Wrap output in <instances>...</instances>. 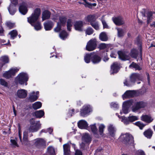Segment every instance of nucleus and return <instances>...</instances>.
<instances>
[{
  "label": "nucleus",
  "mask_w": 155,
  "mask_h": 155,
  "mask_svg": "<svg viewBox=\"0 0 155 155\" xmlns=\"http://www.w3.org/2000/svg\"><path fill=\"white\" fill-rule=\"evenodd\" d=\"M41 9L39 8H36L34 13L31 17L28 18V22L34 26L35 30L38 31L40 30L41 27L40 22L38 21L39 17L41 14Z\"/></svg>",
  "instance_id": "nucleus-1"
},
{
  "label": "nucleus",
  "mask_w": 155,
  "mask_h": 155,
  "mask_svg": "<svg viewBox=\"0 0 155 155\" xmlns=\"http://www.w3.org/2000/svg\"><path fill=\"white\" fill-rule=\"evenodd\" d=\"M120 138L127 145H130L134 147V138L131 134L127 133L122 134Z\"/></svg>",
  "instance_id": "nucleus-2"
},
{
  "label": "nucleus",
  "mask_w": 155,
  "mask_h": 155,
  "mask_svg": "<svg viewBox=\"0 0 155 155\" xmlns=\"http://www.w3.org/2000/svg\"><path fill=\"white\" fill-rule=\"evenodd\" d=\"M118 117L120 119L121 121L126 125H128L136 120L138 119V117L136 116H129L128 117L124 116H118Z\"/></svg>",
  "instance_id": "nucleus-3"
},
{
  "label": "nucleus",
  "mask_w": 155,
  "mask_h": 155,
  "mask_svg": "<svg viewBox=\"0 0 155 155\" xmlns=\"http://www.w3.org/2000/svg\"><path fill=\"white\" fill-rule=\"evenodd\" d=\"M28 77L27 74L24 72L20 73L16 78L17 81L21 85L25 84V85L27 84V81L28 80Z\"/></svg>",
  "instance_id": "nucleus-4"
},
{
  "label": "nucleus",
  "mask_w": 155,
  "mask_h": 155,
  "mask_svg": "<svg viewBox=\"0 0 155 155\" xmlns=\"http://www.w3.org/2000/svg\"><path fill=\"white\" fill-rule=\"evenodd\" d=\"M147 105L146 102L143 101L136 102L133 106L132 108V110L134 112H137L139 110L144 108Z\"/></svg>",
  "instance_id": "nucleus-5"
},
{
  "label": "nucleus",
  "mask_w": 155,
  "mask_h": 155,
  "mask_svg": "<svg viewBox=\"0 0 155 155\" xmlns=\"http://www.w3.org/2000/svg\"><path fill=\"white\" fill-rule=\"evenodd\" d=\"M133 103V101L131 100L124 102L123 103L122 111H120V114H122L123 113L125 114H128L129 112V108L132 104Z\"/></svg>",
  "instance_id": "nucleus-6"
},
{
  "label": "nucleus",
  "mask_w": 155,
  "mask_h": 155,
  "mask_svg": "<svg viewBox=\"0 0 155 155\" xmlns=\"http://www.w3.org/2000/svg\"><path fill=\"white\" fill-rule=\"evenodd\" d=\"M96 39H92L87 43L86 48V50L88 51H91L96 48Z\"/></svg>",
  "instance_id": "nucleus-7"
},
{
  "label": "nucleus",
  "mask_w": 155,
  "mask_h": 155,
  "mask_svg": "<svg viewBox=\"0 0 155 155\" xmlns=\"http://www.w3.org/2000/svg\"><path fill=\"white\" fill-rule=\"evenodd\" d=\"M19 69L17 68H12L9 71L5 72L3 74V76L6 79H8L14 76L15 74L17 72Z\"/></svg>",
  "instance_id": "nucleus-8"
},
{
  "label": "nucleus",
  "mask_w": 155,
  "mask_h": 155,
  "mask_svg": "<svg viewBox=\"0 0 155 155\" xmlns=\"http://www.w3.org/2000/svg\"><path fill=\"white\" fill-rule=\"evenodd\" d=\"M92 111L91 107L89 105L84 106L80 110L81 115L85 117Z\"/></svg>",
  "instance_id": "nucleus-9"
},
{
  "label": "nucleus",
  "mask_w": 155,
  "mask_h": 155,
  "mask_svg": "<svg viewBox=\"0 0 155 155\" xmlns=\"http://www.w3.org/2000/svg\"><path fill=\"white\" fill-rule=\"evenodd\" d=\"M119 58L123 61L128 60L130 58L129 53L127 52L119 51L117 52Z\"/></svg>",
  "instance_id": "nucleus-10"
},
{
  "label": "nucleus",
  "mask_w": 155,
  "mask_h": 155,
  "mask_svg": "<svg viewBox=\"0 0 155 155\" xmlns=\"http://www.w3.org/2000/svg\"><path fill=\"white\" fill-rule=\"evenodd\" d=\"M136 92L134 90H128L122 95L123 98L124 100L127 98L132 97L135 96Z\"/></svg>",
  "instance_id": "nucleus-11"
},
{
  "label": "nucleus",
  "mask_w": 155,
  "mask_h": 155,
  "mask_svg": "<svg viewBox=\"0 0 155 155\" xmlns=\"http://www.w3.org/2000/svg\"><path fill=\"white\" fill-rule=\"evenodd\" d=\"M41 127V124L39 121L37 122L35 124L31 125L29 130L30 132H34L37 131Z\"/></svg>",
  "instance_id": "nucleus-12"
},
{
  "label": "nucleus",
  "mask_w": 155,
  "mask_h": 155,
  "mask_svg": "<svg viewBox=\"0 0 155 155\" xmlns=\"http://www.w3.org/2000/svg\"><path fill=\"white\" fill-rule=\"evenodd\" d=\"M91 54L92 55V62L94 64H98L101 61V58L97 53L92 52Z\"/></svg>",
  "instance_id": "nucleus-13"
},
{
  "label": "nucleus",
  "mask_w": 155,
  "mask_h": 155,
  "mask_svg": "<svg viewBox=\"0 0 155 155\" xmlns=\"http://www.w3.org/2000/svg\"><path fill=\"white\" fill-rule=\"evenodd\" d=\"M112 19L114 22L117 25H120L124 23L123 18L121 16L113 18Z\"/></svg>",
  "instance_id": "nucleus-14"
},
{
  "label": "nucleus",
  "mask_w": 155,
  "mask_h": 155,
  "mask_svg": "<svg viewBox=\"0 0 155 155\" xmlns=\"http://www.w3.org/2000/svg\"><path fill=\"white\" fill-rule=\"evenodd\" d=\"M39 92L37 91L36 92L33 91L29 94L28 100L31 102H33L36 101L38 97Z\"/></svg>",
  "instance_id": "nucleus-15"
},
{
  "label": "nucleus",
  "mask_w": 155,
  "mask_h": 155,
  "mask_svg": "<svg viewBox=\"0 0 155 155\" xmlns=\"http://www.w3.org/2000/svg\"><path fill=\"white\" fill-rule=\"evenodd\" d=\"M108 130L109 136L114 137L115 136L116 129L112 124H110L108 127Z\"/></svg>",
  "instance_id": "nucleus-16"
},
{
  "label": "nucleus",
  "mask_w": 155,
  "mask_h": 155,
  "mask_svg": "<svg viewBox=\"0 0 155 155\" xmlns=\"http://www.w3.org/2000/svg\"><path fill=\"white\" fill-rule=\"evenodd\" d=\"M84 23L82 21H76L74 24V27L75 30L79 31H83V26Z\"/></svg>",
  "instance_id": "nucleus-17"
},
{
  "label": "nucleus",
  "mask_w": 155,
  "mask_h": 155,
  "mask_svg": "<svg viewBox=\"0 0 155 155\" xmlns=\"http://www.w3.org/2000/svg\"><path fill=\"white\" fill-rule=\"evenodd\" d=\"M120 68V65L117 62L114 63L111 66V74H113L117 73Z\"/></svg>",
  "instance_id": "nucleus-18"
},
{
  "label": "nucleus",
  "mask_w": 155,
  "mask_h": 155,
  "mask_svg": "<svg viewBox=\"0 0 155 155\" xmlns=\"http://www.w3.org/2000/svg\"><path fill=\"white\" fill-rule=\"evenodd\" d=\"M142 79L141 76L138 73H134L130 76V79L132 83H134L137 81H140Z\"/></svg>",
  "instance_id": "nucleus-19"
},
{
  "label": "nucleus",
  "mask_w": 155,
  "mask_h": 155,
  "mask_svg": "<svg viewBox=\"0 0 155 155\" xmlns=\"http://www.w3.org/2000/svg\"><path fill=\"white\" fill-rule=\"evenodd\" d=\"M92 138L90 135L88 134H84L82 137V140L86 144L89 145L91 141Z\"/></svg>",
  "instance_id": "nucleus-20"
},
{
  "label": "nucleus",
  "mask_w": 155,
  "mask_h": 155,
  "mask_svg": "<svg viewBox=\"0 0 155 155\" xmlns=\"http://www.w3.org/2000/svg\"><path fill=\"white\" fill-rule=\"evenodd\" d=\"M19 10L22 14L25 15L28 12L27 6L25 3H22L19 6Z\"/></svg>",
  "instance_id": "nucleus-21"
},
{
  "label": "nucleus",
  "mask_w": 155,
  "mask_h": 155,
  "mask_svg": "<svg viewBox=\"0 0 155 155\" xmlns=\"http://www.w3.org/2000/svg\"><path fill=\"white\" fill-rule=\"evenodd\" d=\"M17 96L21 98H24L27 94V91L24 89H21L18 90L17 92Z\"/></svg>",
  "instance_id": "nucleus-22"
},
{
  "label": "nucleus",
  "mask_w": 155,
  "mask_h": 155,
  "mask_svg": "<svg viewBox=\"0 0 155 155\" xmlns=\"http://www.w3.org/2000/svg\"><path fill=\"white\" fill-rule=\"evenodd\" d=\"M78 127L81 129H87L88 124L86 121L84 120H80L78 123Z\"/></svg>",
  "instance_id": "nucleus-23"
},
{
  "label": "nucleus",
  "mask_w": 155,
  "mask_h": 155,
  "mask_svg": "<svg viewBox=\"0 0 155 155\" xmlns=\"http://www.w3.org/2000/svg\"><path fill=\"white\" fill-rule=\"evenodd\" d=\"M45 113L43 110H37L33 113V115L37 118H40L44 116Z\"/></svg>",
  "instance_id": "nucleus-24"
},
{
  "label": "nucleus",
  "mask_w": 155,
  "mask_h": 155,
  "mask_svg": "<svg viewBox=\"0 0 155 155\" xmlns=\"http://www.w3.org/2000/svg\"><path fill=\"white\" fill-rule=\"evenodd\" d=\"M44 25L45 30L49 31L53 27L54 24L51 21H48L44 23Z\"/></svg>",
  "instance_id": "nucleus-25"
},
{
  "label": "nucleus",
  "mask_w": 155,
  "mask_h": 155,
  "mask_svg": "<svg viewBox=\"0 0 155 155\" xmlns=\"http://www.w3.org/2000/svg\"><path fill=\"white\" fill-rule=\"evenodd\" d=\"M0 60L2 62V64L1 66L2 67L3 66L6 64H7L9 62V59L7 55H4L2 56L0 58Z\"/></svg>",
  "instance_id": "nucleus-26"
},
{
  "label": "nucleus",
  "mask_w": 155,
  "mask_h": 155,
  "mask_svg": "<svg viewBox=\"0 0 155 155\" xmlns=\"http://www.w3.org/2000/svg\"><path fill=\"white\" fill-rule=\"evenodd\" d=\"M141 120L145 122L150 123L151 122L153 119L151 117L147 115H143L141 117Z\"/></svg>",
  "instance_id": "nucleus-27"
},
{
  "label": "nucleus",
  "mask_w": 155,
  "mask_h": 155,
  "mask_svg": "<svg viewBox=\"0 0 155 155\" xmlns=\"http://www.w3.org/2000/svg\"><path fill=\"white\" fill-rule=\"evenodd\" d=\"M96 124H94L90 125V126L91 131L94 135L97 138H98L99 137V136L97 134V129L96 126Z\"/></svg>",
  "instance_id": "nucleus-28"
},
{
  "label": "nucleus",
  "mask_w": 155,
  "mask_h": 155,
  "mask_svg": "<svg viewBox=\"0 0 155 155\" xmlns=\"http://www.w3.org/2000/svg\"><path fill=\"white\" fill-rule=\"evenodd\" d=\"M35 144L36 146L42 145H44L45 143V140L42 138H38L34 140Z\"/></svg>",
  "instance_id": "nucleus-29"
},
{
  "label": "nucleus",
  "mask_w": 155,
  "mask_h": 155,
  "mask_svg": "<svg viewBox=\"0 0 155 155\" xmlns=\"http://www.w3.org/2000/svg\"><path fill=\"white\" fill-rule=\"evenodd\" d=\"M8 9L10 14L12 15H14L16 12V7L12 4H10Z\"/></svg>",
  "instance_id": "nucleus-30"
},
{
  "label": "nucleus",
  "mask_w": 155,
  "mask_h": 155,
  "mask_svg": "<svg viewBox=\"0 0 155 155\" xmlns=\"http://www.w3.org/2000/svg\"><path fill=\"white\" fill-rule=\"evenodd\" d=\"M64 155H70V150L69 146L68 143H66L63 145Z\"/></svg>",
  "instance_id": "nucleus-31"
},
{
  "label": "nucleus",
  "mask_w": 155,
  "mask_h": 155,
  "mask_svg": "<svg viewBox=\"0 0 155 155\" xmlns=\"http://www.w3.org/2000/svg\"><path fill=\"white\" fill-rule=\"evenodd\" d=\"M59 21L58 23L63 26H64L67 21V18L64 16H61L59 17Z\"/></svg>",
  "instance_id": "nucleus-32"
},
{
  "label": "nucleus",
  "mask_w": 155,
  "mask_h": 155,
  "mask_svg": "<svg viewBox=\"0 0 155 155\" xmlns=\"http://www.w3.org/2000/svg\"><path fill=\"white\" fill-rule=\"evenodd\" d=\"M51 13L48 10H45L42 13V19L44 21L50 18Z\"/></svg>",
  "instance_id": "nucleus-33"
},
{
  "label": "nucleus",
  "mask_w": 155,
  "mask_h": 155,
  "mask_svg": "<svg viewBox=\"0 0 155 155\" xmlns=\"http://www.w3.org/2000/svg\"><path fill=\"white\" fill-rule=\"evenodd\" d=\"M96 19V18L95 15H90L87 16L86 18V21L90 22V24L91 22H93L95 21V20Z\"/></svg>",
  "instance_id": "nucleus-34"
},
{
  "label": "nucleus",
  "mask_w": 155,
  "mask_h": 155,
  "mask_svg": "<svg viewBox=\"0 0 155 155\" xmlns=\"http://www.w3.org/2000/svg\"><path fill=\"white\" fill-rule=\"evenodd\" d=\"M153 133L152 131L149 129L144 132L143 134L147 138L150 139L152 136Z\"/></svg>",
  "instance_id": "nucleus-35"
},
{
  "label": "nucleus",
  "mask_w": 155,
  "mask_h": 155,
  "mask_svg": "<svg viewBox=\"0 0 155 155\" xmlns=\"http://www.w3.org/2000/svg\"><path fill=\"white\" fill-rule=\"evenodd\" d=\"M92 52L90 54H87L84 57V60L87 63H89L90 62L91 59L92 61Z\"/></svg>",
  "instance_id": "nucleus-36"
},
{
  "label": "nucleus",
  "mask_w": 155,
  "mask_h": 155,
  "mask_svg": "<svg viewBox=\"0 0 155 155\" xmlns=\"http://www.w3.org/2000/svg\"><path fill=\"white\" fill-rule=\"evenodd\" d=\"M100 39L103 41H106L108 39L107 36L105 32H101L99 35Z\"/></svg>",
  "instance_id": "nucleus-37"
},
{
  "label": "nucleus",
  "mask_w": 155,
  "mask_h": 155,
  "mask_svg": "<svg viewBox=\"0 0 155 155\" xmlns=\"http://www.w3.org/2000/svg\"><path fill=\"white\" fill-rule=\"evenodd\" d=\"M130 55L132 58H136L138 55L137 50L134 48L132 49L131 50Z\"/></svg>",
  "instance_id": "nucleus-38"
},
{
  "label": "nucleus",
  "mask_w": 155,
  "mask_h": 155,
  "mask_svg": "<svg viewBox=\"0 0 155 155\" xmlns=\"http://www.w3.org/2000/svg\"><path fill=\"white\" fill-rule=\"evenodd\" d=\"M60 38L63 40L66 38L68 36V34L65 31H62L59 35Z\"/></svg>",
  "instance_id": "nucleus-39"
},
{
  "label": "nucleus",
  "mask_w": 155,
  "mask_h": 155,
  "mask_svg": "<svg viewBox=\"0 0 155 155\" xmlns=\"http://www.w3.org/2000/svg\"><path fill=\"white\" fill-rule=\"evenodd\" d=\"M42 106L41 103L39 101L35 102L32 105L33 108L35 110H37L40 108Z\"/></svg>",
  "instance_id": "nucleus-40"
},
{
  "label": "nucleus",
  "mask_w": 155,
  "mask_h": 155,
  "mask_svg": "<svg viewBox=\"0 0 155 155\" xmlns=\"http://www.w3.org/2000/svg\"><path fill=\"white\" fill-rule=\"evenodd\" d=\"M9 35H10L11 38L14 39L17 35L18 32L16 30H13L9 33Z\"/></svg>",
  "instance_id": "nucleus-41"
},
{
  "label": "nucleus",
  "mask_w": 155,
  "mask_h": 155,
  "mask_svg": "<svg viewBox=\"0 0 155 155\" xmlns=\"http://www.w3.org/2000/svg\"><path fill=\"white\" fill-rule=\"evenodd\" d=\"M124 85L126 86L127 87H130L134 85V83H132L131 82V80L130 79V80H127L126 79L124 82Z\"/></svg>",
  "instance_id": "nucleus-42"
},
{
  "label": "nucleus",
  "mask_w": 155,
  "mask_h": 155,
  "mask_svg": "<svg viewBox=\"0 0 155 155\" xmlns=\"http://www.w3.org/2000/svg\"><path fill=\"white\" fill-rule=\"evenodd\" d=\"M129 68H134L136 70H140L141 68L136 63L133 62L130 66Z\"/></svg>",
  "instance_id": "nucleus-43"
},
{
  "label": "nucleus",
  "mask_w": 155,
  "mask_h": 155,
  "mask_svg": "<svg viewBox=\"0 0 155 155\" xmlns=\"http://www.w3.org/2000/svg\"><path fill=\"white\" fill-rule=\"evenodd\" d=\"M153 13L151 12H149L147 13V23L149 24L152 20Z\"/></svg>",
  "instance_id": "nucleus-44"
},
{
  "label": "nucleus",
  "mask_w": 155,
  "mask_h": 155,
  "mask_svg": "<svg viewBox=\"0 0 155 155\" xmlns=\"http://www.w3.org/2000/svg\"><path fill=\"white\" fill-rule=\"evenodd\" d=\"M72 26V21L71 19H69L67 21V28L69 31H71V27Z\"/></svg>",
  "instance_id": "nucleus-45"
},
{
  "label": "nucleus",
  "mask_w": 155,
  "mask_h": 155,
  "mask_svg": "<svg viewBox=\"0 0 155 155\" xmlns=\"http://www.w3.org/2000/svg\"><path fill=\"white\" fill-rule=\"evenodd\" d=\"M105 128V126L103 124H101L99 125V132L101 135H103L104 132V130Z\"/></svg>",
  "instance_id": "nucleus-46"
},
{
  "label": "nucleus",
  "mask_w": 155,
  "mask_h": 155,
  "mask_svg": "<svg viewBox=\"0 0 155 155\" xmlns=\"http://www.w3.org/2000/svg\"><path fill=\"white\" fill-rule=\"evenodd\" d=\"M117 35L119 37H121L124 35V32L122 29L117 28Z\"/></svg>",
  "instance_id": "nucleus-47"
},
{
  "label": "nucleus",
  "mask_w": 155,
  "mask_h": 155,
  "mask_svg": "<svg viewBox=\"0 0 155 155\" xmlns=\"http://www.w3.org/2000/svg\"><path fill=\"white\" fill-rule=\"evenodd\" d=\"M96 30H97L99 29V26L98 24V23L95 21L91 23L90 24Z\"/></svg>",
  "instance_id": "nucleus-48"
},
{
  "label": "nucleus",
  "mask_w": 155,
  "mask_h": 155,
  "mask_svg": "<svg viewBox=\"0 0 155 155\" xmlns=\"http://www.w3.org/2000/svg\"><path fill=\"white\" fill-rule=\"evenodd\" d=\"M5 25L10 29L13 28L15 25V23H12L10 21H7L5 23Z\"/></svg>",
  "instance_id": "nucleus-49"
},
{
  "label": "nucleus",
  "mask_w": 155,
  "mask_h": 155,
  "mask_svg": "<svg viewBox=\"0 0 155 155\" xmlns=\"http://www.w3.org/2000/svg\"><path fill=\"white\" fill-rule=\"evenodd\" d=\"M134 124L138 127L140 129H142L145 126V125L140 121H137L134 123Z\"/></svg>",
  "instance_id": "nucleus-50"
},
{
  "label": "nucleus",
  "mask_w": 155,
  "mask_h": 155,
  "mask_svg": "<svg viewBox=\"0 0 155 155\" xmlns=\"http://www.w3.org/2000/svg\"><path fill=\"white\" fill-rule=\"evenodd\" d=\"M48 152L51 154L54 155L55 150L54 148L52 147H49L48 148Z\"/></svg>",
  "instance_id": "nucleus-51"
},
{
  "label": "nucleus",
  "mask_w": 155,
  "mask_h": 155,
  "mask_svg": "<svg viewBox=\"0 0 155 155\" xmlns=\"http://www.w3.org/2000/svg\"><path fill=\"white\" fill-rule=\"evenodd\" d=\"M110 105L111 108H113L115 110L117 109L119 107V105L116 103H111L110 104Z\"/></svg>",
  "instance_id": "nucleus-52"
},
{
  "label": "nucleus",
  "mask_w": 155,
  "mask_h": 155,
  "mask_svg": "<svg viewBox=\"0 0 155 155\" xmlns=\"http://www.w3.org/2000/svg\"><path fill=\"white\" fill-rule=\"evenodd\" d=\"M85 33L86 35H91L93 33V30L92 28L89 27L86 30Z\"/></svg>",
  "instance_id": "nucleus-53"
},
{
  "label": "nucleus",
  "mask_w": 155,
  "mask_h": 155,
  "mask_svg": "<svg viewBox=\"0 0 155 155\" xmlns=\"http://www.w3.org/2000/svg\"><path fill=\"white\" fill-rule=\"evenodd\" d=\"M0 84L1 85L5 87H8V84L7 82L3 79L1 78L0 79Z\"/></svg>",
  "instance_id": "nucleus-54"
},
{
  "label": "nucleus",
  "mask_w": 155,
  "mask_h": 155,
  "mask_svg": "<svg viewBox=\"0 0 155 155\" xmlns=\"http://www.w3.org/2000/svg\"><path fill=\"white\" fill-rule=\"evenodd\" d=\"M135 155H145V154L143 150H139L136 151Z\"/></svg>",
  "instance_id": "nucleus-55"
},
{
  "label": "nucleus",
  "mask_w": 155,
  "mask_h": 155,
  "mask_svg": "<svg viewBox=\"0 0 155 155\" xmlns=\"http://www.w3.org/2000/svg\"><path fill=\"white\" fill-rule=\"evenodd\" d=\"M11 142V144L12 145L13 147H18L19 146L17 144V142L15 140H12L11 139L10 140Z\"/></svg>",
  "instance_id": "nucleus-56"
},
{
  "label": "nucleus",
  "mask_w": 155,
  "mask_h": 155,
  "mask_svg": "<svg viewBox=\"0 0 155 155\" xmlns=\"http://www.w3.org/2000/svg\"><path fill=\"white\" fill-rule=\"evenodd\" d=\"M23 140L25 142L28 141V133L26 131L23 133Z\"/></svg>",
  "instance_id": "nucleus-57"
},
{
  "label": "nucleus",
  "mask_w": 155,
  "mask_h": 155,
  "mask_svg": "<svg viewBox=\"0 0 155 155\" xmlns=\"http://www.w3.org/2000/svg\"><path fill=\"white\" fill-rule=\"evenodd\" d=\"M62 26L60 25V24L57 23V25L56 28L54 29V31L56 32H59L61 29V27Z\"/></svg>",
  "instance_id": "nucleus-58"
},
{
  "label": "nucleus",
  "mask_w": 155,
  "mask_h": 155,
  "mask_svg": "<svg viewBox=\"0 0 155 155\" xmlns=\"http://www.w3.org/2000/svg\"><path fill=\"white\" fill-rule=\"evenodd\" d=\"M117 56V52L116 51H111L110 54V56L111 58H115Z\"/></svg>",
  "instance_id": "nucleus-59"
},
{
  "label": "nucleus",
  "mask_w": 155,
  "mask_h": 155,
  "mask_svg": "<svg viewBox=\"0 0 155 155\" xmlns=\"http://www.w3.org/2000/svg\"><path fill=\"white\" fill-rule=\"evenodd\" d=\"M18 4V0H12L10 4L13 5L14 6L16 7Z\"/></svg>",
  "instance_id": "nucleus-60"
},
{
  "label": "nucleus",
  "mask_w": 155,
  "mask_h": 155,
  "mask_svg": "<svg viewBox=\"0 0 155 155\" xmlns=\"http://www.w3.org/2000/svg\"><path fill=\"white\" fill-rule=\"evenodd\" d=\"M101 22L103 25L104 28H108V26L104 20H101Z\"/></svg>",
  "instance_id": "nucleus-61"
},
{
  "label": "nucleus",
  "mask_w": 155,
  "mask_h": 155,
  "mask_svg": "<svg viewBox=\"0 0 155 155\" xmlns=\"http://www.w3.org/2000/svg\"><path fill=\"white\" fill-rule=\"evenodd\" d=\"M18 136L20 140V141L21 142H22V137L21 135V128L20 126H19L18 127Z\"/></svg>",
  "instance_id": "nucleus-62"
},
{
  "label": "nucleus",
  "mask_w": 155,
  "mask_h": 155,
  "mask_svg": "<svg viewBox=\"0 0 155 155\" xmlns=\"http://www.w3.org/2000/svg\"><path fill=\"white\" fill-rule=\"evenodd\" d=\"M75 155H82V153L80 150H77L76 151Z\"/></svg>",
  "instance_id": "nucleus-63"
},
{
  "label": "nucleus",
  "mask_w": 155,
  "mask_h": 155,
  "mask_svg": "<svg viewBox=\"0 0 155 155\" xmlns=\"http://www.w3.org/2000/svg\"><path fill=\"white\" fill-rule=\"evenodd\" d=\"M84 5L85 7H87L89 8H92L91 3H89L88 2L86 3H85L84 4Z\"/></svg>",
  "instance_id": "nucleus-64"
}]
</instances>
